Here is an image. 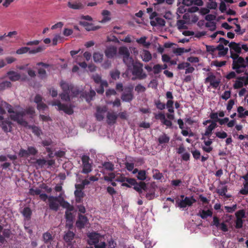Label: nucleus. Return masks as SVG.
Instances as JSON below:
<instances>
[{
	"instance_id": "13",
	"label": "nucleus",
	"mask_w": 248,
	"mask_h": 248,
	"mask_svg": "<svg viewBox=\"0 0 248 248\" xmlns=\"http://www.w3.org/2000/svg\"><path fill=\"white\" fill-rule=\"evenodd\" d=\"M49 207L50 209L55 211H58L59 207L58 198L57 197L49 196L48 197Z\"/></svg>"
},
{
	"instance_id": "42",
	"label": "nucleus",
	"mask_w": 248,
	"mask_h": 248,
	"mask_svg": "<svg viewBox=\"0 0 248 248\" xmlns=\"http://www.w3.org/2000/svg\"><path fill=\"white\" fill-rule=\"evenodd\" d=\"M227 192V187L226 186H223L221 188H217V192L220 196H226V197L229 198L230 197V195H226V193Z\"/></svg>"
},
{
	"instance_id": "21",
	"label": "nucleus",
	"mask_w": 248,
	"mask_h": 248,
	"mask_svg": "<svg viewBox=\"0 0 248 248\" xmlns=\"http://www.w3.org/2000/svg\"><path fill=\"white\" fill-rule=\"evenodd\" d=\"M165 23L164 19L158 16L150 21V24L153 27H163L165 25Z\"/></svg>"
},
{
	"instance_id": "56",
	"label": "nucleus",
	"mask_w": 248,
	"mask_h": 248,
	"mask_svg": "<svg viewBox=\"0 0 248 248\" xmlns=\"http://www.w3.org/2000/svg\"><path fill=\"white\" fill-rule=\"evenodd\" d=\"M243 222H244V221L242 219H240V218H236V220L235 221V227L236 228V229H241L243 227Z\"/></svg>"
},
{
	"instance_id": "27",
	"label": "nucleus",
	"mask_w": 248,
	"mask_h": 248,
	"mask_svg": "<svg viewBox=\"0 0 248 248\" xmlns=\"http://www.w3.org/2000/svg\"><path fill=\"white\" fill-rule=\"evenodd\" d=\"M170 137L165 133L160 135L158 138V141L159 144L168 143L170 140Z\"/></svg>"
},
{
	"instance_id": "52",
	"label": "nucleus",
	"mask_w": 248,
	"mask_h": 248,
	"mask_svg": "<svg viewBox=\"0 0 248 248\" xmlns=\"http://www.w3.org/2000/svg\"><path fill=\"white\" fill-rule=\"evenodd\" d=\"M120 74V72L117 70L112 71L110 73L111 78L114 80H116L119 78Z\"/></svg>"
},
{
	"instance_id": "53",
	"label": "nucleus",
	"mask_w": 248,
	"mask_h": 248,
	"mask_svg": "<svg viewBox=\"0 0 248 248\" xmlns=\"http://www.w3.org/2000/svg\"><path fill=\"white\" fill-rule=\"evenodd\" d=\"M28 153L29 154V155H35L38 153V150L33 146H29L27 148Z\"/></svg>"
},
{
	"instance_id": "61",
	"label": "nucleus",
	"mask_w": 248,
	"mask_h": 248,
	"mask_svg": "<svg viewBox=\"0 0 248 248\" xmlns=\"http://www.w3.org/2000/svg\"><path fill=\"white\" fill-rule=\"evenodd\" d=\"M92 78L93 79L94 81L97 84H101V82L103 80L101 79V77L98 74H95L92 76Z\"/></svg>"
},
{
	"instance_id": "12",
	"label": "nucleus",
	"mask_w": 248,
	"mask_h": 248,
	"mask_svg": "<svg viewBox=\"0 0 248 248\" xmlns=\"http://www.w3.org/2000/svg\"><path fill=\"white\" fill-rule=\"evenodd\" d=\"M231 55H238L241 53V45L234 42H231L229 44Z\"/></svg>"
},
{
	"instance_id": "32",
	"label": "nucleus",
	"mask_w": 248,
	"mask_h": 248,
	"mask_svg": "<svg viewBox=\"0 0 248 248\" xmlns=\"http://www.w3.org/2000/svg\"><path fill=\"white\" fill-rule=\"evenodd\" d=\"M189 21H185L184 20H178L177 21V26L179 30L186 29L187 27L186 24H189Z\"/></svg>"
},
{
	"instance_id": "46",
	"label": "nucleus",
	"mask_w": 248,
	"mask_h": 248,
	"mask_svg": "<svg viewBox=\"0 0 248 248\" xmlns=\"http://www.w3.org/2000/svg\"><path fill=\"white\" fill-rule=\"evenodd\" d=\"M29 128L31 129L32 132L37 136H39L42 133L41 129L38 126L35 125H29Z\"/></svg>"
},
{
	"instance_id": "55",
	"label": "nucleus",
	"mask_w": 248,
	"mask_h": 248,
	"mask_svg": "<svg viewBox=\"0 0 248 248\" xmlns=\"http://www.w3.org/2000/svg\"><path fill=\"white\" fill-rule=\"evenodd\" d=\"M135 90L138 93H143L146 91V88L141 84H139L135 87Z\"/></svg>"
},
{
	"instance_id": "24",
	"label": "nucleus",
	"mask_w": 248,
	"mask_h": 248,
	"mask_svg": "<svg viewBox=\"0 0 248 248\" xmlns=\"http://www.w3.org/2000/svg\"><path fill=\"white\" fill-rule=\"evenodd\" d=\"M217 50H218V55L219 56H224L226 55L228 52V48L225 47L223 46H222V44H219L216 47Z\"/></svg>"
},
{
	"instance_id": "4",
	"label": "nucleus",
	"mask_w": 248,
	"mask_h": 248,
	"mask_svg": "<svg viewBox=\"0 0 248 248\" xmlns=\"http://www.w3.org/2000/svg\"><path fill=\"white\" fill-rule=\"evenodd\" d=\"M230 57L233 60L232 68L235 70L237 74H240L244 72L243 68H246L248 65L245 63V59L239 56L238 55H231Z\"/></svg>"
},
{
	"instance_id": "14",
	"label": "nucleus",
	"mask_w": 248,
	"mask_h": 248,
	"mask_svg": "<svg viewBox=\"0 0 248 248\" xmlns=\"http://www.w3.org/2000/svg\"><path fill=\"white\" fill-rule=\"evenodd\" d=\"M217 124L215 122H212L209 125L207 126L204 133L202 134V140H205V136L209 137L211 135L212 131L217 127Z\"/></svg>"
},
{
	"instance_id": "23",
	"label": "nucleus",
	"mask_w": 248,
	"mask_h": 248,
	"mask_svg": "<svg viewBox=\"0 0 248 248\" xmlns=\"http://www.w3.org/2000/svg\"><path fill=\"white\" fill-rule=\"evenodd\" d=\"M107 118L108 124H113L116 123L118 115L114 112H108Z\"/></svg>"
},
{
	"instance_id": "18",
	"label": "nucleus",
	"mask_w": 248,
	"mask_h": 248,
	"mask_svg": "<svg viewBox=\"0 0 248 248\" xmlns=\"http://www.w3.org/2000/svg\"><path fill=\"white\" fill-rule=\"evenodd\" d=\"M117 48L114 46L108 47L105 51V55L108 58H113L117 54Z\"/></svg>"
},
{
	"instance_id": "34",
	"label": "nucleus",
	"mask_w": 248,
	"mask_h": 248,
	"mask_svg": "<svg viewBox=\"0 0 248 248\" xmlns=\"http://www.w3.org/2000/svg\"><path fill=\"white\" fill-rule=\"evenodd\" d=\"M72 211L73 210H66L65 213L66 222H69L70 223L73 222L74 217Z\"/></svg>"
},
{
	"instance_id": "3",
	"label": "nucleus",
	"mask_w": 248,
	"mask_h": 248,
	"mask_svg": "<svg viewBox=\"0 0 248 248\" xmlns=\"http://www.w3.org/2000/svg\"><path fill=\"white\" fill-rule=\"evenodd\" d=\"M115 89L118 92H122L121 99L125 102H130L134 98L133 93V87L132 85L124 87L121 82H118L116 85Z\"/></svg>"
},
{
	"instance_id": "62",
	"label": "nucleus",
	"mask_w": 248,
	"mask_h": 248,
	"mask_svg": "<svg viewBox=\"0 0 248 248\" xmlns=\"http://www.w3.org/2000/svg\"><path fill=\"white\" fill-rule=\"evenodd\" d=\"M216 136L220 139H225L227 137V134L224 131H218L215 133Z\"/></svg>"
},
{
	"instance_id": "31",
	"label": "nucleus",
	"mask_w": 248,
	"mask_h": 248,
	"mask_svg": "<svg viewBox=\"0 0 248 248\" xmlns=\"http://www.w3.org/2000/svg\"><path fill=\"white\" fill-rule=\"evenodd\" d=\"M190 51V48L185 49L183 47L176 48L173 50V53L175 54L177 56H180L184 53H187Z\"/></svg>"
},
{
	"instance_id": "48",
	"label": "nucleus",
	"mask_w": 248,
	"mask_h": 248,
	"mask_svg": "<svg viewBox=\"0 0 248 248\" xmlns=\"http://www.w3.org/2000/svg\"><path fill=\"white\" fill-rule=\"evenodd\" d=\"M235 215L236 218H240L243 219L245 218L246 217V212L244 209L240 210L237 211L235 213Z\"/></svg>"
},
{
	"instance_id": "30",
	"label": "nucleus",
	"mask_w": 248,
	"mask_h": 248,
	"mask_svg": "<svg viewBox=\"0 0 248 248\" xmlns=\"http://www.w3.org/2000/svg\"><path fill=\"white\" fill-rule=\"evenodd\" d=\"M141 58L144 62H148L151 60L152 56L148 50H144L141 54Z\"/></svg>"
},
{
	"instance_id": "40",
	"label": "nucleus",
	"mask_w": 248,
	"mask_h": 248,
	"mask_svg": "<svg viewBox=\"0 0 248 248\" xmlns=\"http://www.w3.org/2000/svg\"><path fill=\"white\" fill-rule=\"evenodd\" d=\"M43 238L45 243H48L53 240L52 234L48 232H46L43 234Z\"/></svg>"
},
{
	"instance_id": "15",
	"label": "nucleus",
	"mask_w": 248,
	"mask_h": 248,
	"mask_svg": "<svg viewBox=\"0 0 248 248\" xmlns=\"http://www.w3.org/2000/svg\"><path fill=\"white\" fill-rule=\"evenodd\" d=\"M0 126L2 129L6 133L11 132L12 128V123L8 120H0Z\"/></svg>"
},
{
	"instance_id": "54",
	"label": "nucleus",
	"mask_w": 248,
	"mask_h": 248,
	"mask_svg": "<svg viewBox=\"0 0 248 248\" xmlns=\"http://www.w3.org/2000/svg\"><path fill=\"white\" fill-rule=\"evenodd\" d=\"M22 112L23 113H25V115L26 114H29L32 116L35 113V110L33 107H30L22 111Z\"/></svg>"
},
{
	"instance_id": "29",
	"label": "nucleus",
	"mask_w": 248,
	"mask_h": 248,
	"mask_svg": "<svg viewBox=\"0 0 248 248\" xmlns=\"http://www.w3.org/2000/svg\"><path fill=\"white\" fill-rule=\"evenodd\" d=\"M102 15L103 17L102 20L101 21V23H105L110 20V12L107 10H104L102 12Z\"/></svg>"
},
{
	"instance_id": "2",
	"label": "nucleus",
	"mask_w": 248,
	"mask_h": 248,
	"mask_svg": "<svg viewBox=\"0 0 248 248\" xmlns=\"http://www.w3.org/2000/svg\"><path fill=\"white\" fill-rule=\"evenodd\" d=\"M60 86L62 92L60 94V96L64 101H69L71 98L77 97L81 92L77 87L63 80L61 81Z\"/></svg>"
},
{
	"instance_id": "25",
	"label": "nucleus",
	"mask_w": 248,
	"mask_h": 248,
	"mask_svg": "<svg viewBox=\"0 0 248 248\" xmlns=\"http://www.w3.org/2000/svg\"><path fill=\"white\" fill-rule=\"evenodd\" d=\"M212 214V212L210 210H201L197 214V216H200L202 219H206L208 217H211Z\"/></svg>"
},
{
	"instance_id": "50",
	"label": "nucleus",
	"mask_w": 248,
	"mask_h": 248,
	"mask_svg": "<svg viewBox=\"0 0 248 248\" xmlns=\"http://www.w3.org/2000/svg\"><path fill=\"white\" fill-rule=\"evenodd\" d=\"M29 50H30V47H27V46L21 47L16 50V53L17 54L21 55V54H25V53L28 52V51Z\"/></svg>"
},
{
	"instance_id": "33",
	"label": "nucleus",
	"mask_w": 248,
	"mask_h": 248,
	"mask_svg": "<svg viewBox=\"0 0 248 248\" xmlns=\"http://www.w3.org/2000/svg\"><path fill=\"white\" fill-rule=\"evenodd\" d=\"M104 169L108 171H112L114 169V164L109 161L105 162L102 164Z\"/></svg>"
},
{
	"instance_id": "59",
	"label": "nucleus",
	"mask_w": 248,
	"mask_h": 248,
	"mask_svg": "<svg viewBox=\"0 0 248 248\" xmlns=\"http://www.w3.org/2000/svg\"><path fill=\"white\" fill-rule=\"evenodd\" d=\"M153 70L155 74H159L162 70V65L158 64L155 65L153 68Z\"/></svg>"
},
{
	"instance_id": "45",
	"label": "nucleus",
	"mask_w": 248,
	"mask_h": 248,
	"mask_svg": "<svg viewBox=\"0 0 248 248\" xmlns=\"http://www.w3.org/2000/svg\"><path fill=\"white\" fill-rule=\"evenodd\" d=\"M174 102L173 100H168L167 102L166 107L168 109V111L170 113H174V108L173 107Z\"/></svg>"
},
{
	"instance_id": "26",
	"label": "nucleus",
	"mask_w": 248,
	"mask_h": 248,
	"mask_svg": "<svg viewBox=\"0 0 248 248\" xmlns=\"http://www.w3.org/2000/svg\"><path fill=\"white\" fill-rule=\"evenodd\" d=\"M134 189L139 192L140 193L142 194L143 191H145L147 189L146 185L144 182H140L139 184L135 186Z\"/></svg>"
},
{
	"instance_id": "41",
	"label": "nucleus",
	"mask_w": 248,
	"mask_h": 248,
	"mask_svg": "<svg viewBox=\"0 0 248 248\" xmlns=\"http://www.w3.org/2000/svg\"><path fill=\"white\" fill-rule=\"evenodd\" d=\"M45 49L44 46H39L37 47L33 48L31 49L30 48V50L28 51L30 54H35L39 52H42Z\"/></svg>"
},
{
	"instance_id": "57",
	"label": "nucleus",
	"mask_w": 248,
	"mask_h": 248,
	"mask_svg": "<svg viewBox=\"0 0 248 248\" xmlns=\"http://www.w3.org/2000/svg\"><path fill=\"white\" fill-rule=\"evenodd\" d=\"M237 208V204H233L232 206H225L224 209L228 213H232Z\"/></svg>"
},
{
	"instance_id": "28",
	"label": "nucleus",
	"mask_w": 248,
	"mask_h": 248,
	"mask_svg": "<svg viewBox=\"0 0 248 248\" xmlns=\"http://www.w3.org/2000/svg\"><path fill=\"white\" fill-rule=\"evenodd\" d=\"M74 194L75 195L76 202H80L84 195V193L82 190L81 189H76L74 192Z\"/></svg>"
},
{
	"instance_id": "8",
	"label": "nucleus",
	"mask_w": 248,
	"mask_h": 248,
	"mask_svg": "<svg viewBox=\"0 0 248 248\" xmlns=\"http://www.w3.org/2000/svg\"><path fill=\"white\" fill-rule=\"evenodd\" d=\"M25 113H23L22 111L21 112L14 111L10 115V117L11 120L16 122L18 124L26 126L28 123L23 119Z\"/></svg>"
},
{
	"instance_id": "39",
	"label": "nucleus",
	"mask_w": 248,
	"mask_h": 248,
	"mask_svg": "<svg viewBox=\"0 0 248 248\" xmlns=\"http://www.w3.org/2000/svg\"><path fill=\"white\" fill-rule=\"evenodd\" d=\"M75 234L71 231L67 232L64 235L63 239L66 242H71L74 238Z\"/></svg>"
},
{
	"instance_id": "37",
	"label": "nucleus",
	"mask_w": 248,
	"mask_h": 248,
	"mask_svg": "<svg viewBox=\"0 0 248 248\" xmlns=\"http://www.w3.org/2000/svg\"><path fill=\"white\" fill-rule=\"evenodd\" d=\"M93 59L95 62H101L103 59V54L98 52H94L93 54Z\"/></svg>"
},
{
	"instance_id": "22",
	"label": "nucleus",
	"mask_w": 248,
	"mask_h": 248,
	"mask_svg": "<svg viewBox=\"0 0 248 248\" xmlns=\"http://www.w3.org/2000/svg\"><path fill=\"white\" fill-rule=\"evenodd\" d=\"M7 75L8 76L9 78L12 81H16L19 80L20 79V75L15 71H10L7 73Z\"/></svg>"
},
{
	"instance_id": "60",
	"label": "nucleus",
	"mask_w": 248,
	"mask_h": 248,
	"mask_svg": "<svg viewBox=\"0 0 248 248\" xmlns=\"http://www.w3.org/2000/svg\"><path fill=\"white\" fill-rule=\"evenodd\" d=\"M38 73L41 78H45L47 76L46 70L41 68L38 69Z\"/></svg>"
},
{
	"instance_id": "16",
	"label": "nucleus",
	"mask_w": 248,
	"mask_h": 248,
	"mask_svg": "<svg viewBox=\"0 0 248 248\" xmlns=\"http://www.w3.org/2000/svg\"><path fill=\"white\" fill-rule=\"evenodd\" d=\"M241 178L245 180L243 183V187L240 190L239 193L242 195L248 194V172L244 175L241 177Z\"/></svg>"
},
{
	"instance_id": "35",
	"label": "nucleus",
	"mask_w": 248,
	"mask_h": 248,
	"mask_svg": "<svg viewBox=\"0 0 248 248\" xmlns=\"http://www.w3.org/2000/svg\"><path fill=\"white\" fill-rule=\"evenodd\" d=\"M108 86V82L106 80L103 81L100 84V86L98 88L96 89V91L98 93L103 94L104 92V87H107Z\"/></svg>"
},
{
	"instance_id": "7",
	"label": "nucleus",
	"mask_w": 248,
	"mask_h": 248,
	"mask_svg": "<svg viewBox=\"0 0 248 248\" xmlns=\"http://www.w3.org/2000/svg\"><path fill=\"white\" fill-rule=\"evenodd\" d=\"M82 163V170L81 172L84 174H88L92 170V163H90V158L87 155H84L81 156Z\"/></svg>"
},
{
	"instance_id": "17",
	"label": "nucleus",
	"mask_w": 248,
	"mask_h": 248,
	"mask_svg": "<svg viewBox=\"0 0 248 248\" xmlns=\"http://www.w3.org/2000/svg\"><path fill=\"white\" fill-rule=\"evenodd\" d=\"M100 235L98 233L92 232L88 234L89 239L88 243L90 245H93L99 242Z\"/></svg>"
},
{
	"instance_id": "11",
	"label": "nucleus",
	"mask_w": 248,
	"mask_h": 248,
	"mask_svg": "<svg viewBox=\"0 0 248 248\" xmlns=\"http://www.w3.org/2000/svg\"><path fill=\"white\" fill-rule=\"evenodd\" d=\"M177 69L178 70L185 69V74L192 73L194 71V68L187 62H182L178 64Z\"/></svg>"
},
{
	"instance_id": "6",
	"label": "nucleus",
	"mask_w": 248,
	"mask_h": 248,
	"mask_svg": "<svg viewBox=\"0 0 248 248\" xmlns=\"http://www.w3.org/2000/svg\"><path fill=\"white\" fill-rule=\"evenodd\" d=\"M184 195L181 196L182 200L178 199L176 201V206L180 208L184 209L187 206H190L192 204L196 202V200L191 197H186L184 198Z\"/></svg>"
},
{
	"instance_id": "49",
	"label": "nucleus",
	"mask_w": 248,
	"mask_h": 248,
	"mask_svg": "<svg viewBox=\"0 0 248 248\" xmlns=\"http://www.w3.org/2000/svg\"><path fill=\"white\" fill-rule=\"evenodd\" d=\"M155 104L156 108L159 110H163L166 108V105L160 102L159 100H157L155 101Z\"/></svg>"
},
{
	"instance_id": "20",
	"label": "nucleus",
	"mask_w": 248,
	"mask_h": 248,
	"mask_svg": "<svg viewBox=\"0 0 248 248\" xmlns=\"http://www.w3.org/2000/svg\"><path fill=\"white\" fill-rule=\"evenodd\" d=\"M95 94V92L93 90L91 89L89 92H85L82 93L81 96L84 98L87 102H90L93 99Z\"/></svg>"
},
{
	"instance_id": "43",
	"label": "nucleus",
	"mask_w": 248,
	"mask_h": 248,
	"mask_svg": "<svg viewBox=\"0 0 248 248\" xmlns=\"http://www.w3.org/2000/svg\"><path fill=\"white\" fill-rule=\"evenodd\" d=\"M12 86L11 82L9 81H4L0 83V91H3Z\"/></svg>"
},
{
	"instance_id": "64",
	"label": "nucleus",
	"mask_w": 248,
	"mask_h": 248,
	"mask_svg": "<svg viewBox=\"0 0 248 248\" xmlns=\"http://www.w3.org/2000/svg\"><path fill=\"white\" fill-rule=\"evenodd\" d=\"M231 91H225L221 95V98L225 100H228L231 97Z\"/></svg>"
},
{
	"instance_id": "38",
	"label": "nucleus",
	"mask_w": 248,
	"mask_h": 248,
	"mask_svg": "<svg viewBox=\"0 0 248 248\" xmlns=\"http://www.w3.org/2000/svg\"><path fill=\"white\" fill-rule=\"evenodd\" d=\"M105 110H104L103 108L100 109V108H98L97 109V112L95 114V117L97 120L99 121H101L103 120L104 119V113L105 112Z\"/></svg>"
},
{
	"instance_id": "51",
	"label": "nucleus",
	"mask_w": 248,
	"mask_h": 248,
	"mask_svg": "<svg viewBox=\"0 0 248 248\" xmlns=\"http://www.w3.org/2000/svg\"><path fill=\"white\" fill-rule=\"evenodd\" d=\"M137 178L140 180H144L146 178V171L144 170H141L138 172Z\"/></svg>"
},
{
	"instance_id": "36",
	"label": "nucleus",
	"mask_w": 248,
	"mask_h": 248,
	"mask_svg": "<svg viewBox=\"0 0 248 248\" xmlns=\"http://www.w3.org/2000/svg\"><path fill=\"white\" fill-rule=\"evenodd\" d=\"M51 161H47L46 159H38L36 161V164L40 168L43 167L47 163L48 165H51Z\"/></svg>"
},
{
	"instance_id": "58",
	"label": "nucleus",
	"mask_w": 248,
	"mask_h": 248,
	"mask_svg": "<svg viewBox=\"0 0 248 248\" xmlns=\"http://www.w3.org/2000/svg\"><path fill=\"white\" fill-rule=\"evenodd\" d=\"M40 193H41V190L39 188H31L29 190V193L32 196L39 195Z\"/></svg>"
},
{
	"instance_id": "1",
	"label": "nucleus",
	"mask_w": 248,
	"mask_h": 248,
	"mask_svg": "<svg viewBox=\"0 0 248 248\" xmlns=\"http://www.w3.org/2000/svg\"><path fill=\"white\" fill-rule=\"evenodd\" d=\"M119 53L123 56V62L127 66V69L131 70L132 74L134 76L132 78L133 80L136 79L141 80L146 78L147 75L143 72L142 63L139 62H134L133 58L130 56V52L127 47H120L119 48Z\"/></svg>"
},
{
	"instance_id": "10",
	"label": "nucleus",
	"mask_w": 248,
	"mask_h": 248,
	"mask_svg": "<svg viewBox=\"0 0 248 248\" xmlns=\"http://www.w3.org/2000/svg\"><path fill=\"white\" fill-rule=\"evenodd\" d=\"M205 82H209L210 86L215 89L217 88L220 83V80L217 79L216 76L211 73L208 74V77L205 78Z\"/></svg>"
},
{
	"instance_id": "19",
	"label": "nucleus",
	"mask_w": 248,
	"mask_h": 248,
	"mask_svg": "<svg viewBox=\"0 0 248 248\" xmlns=\"http://www.w3.org/2000/svg\"><path fill=\"white\" fill-rule=\"evenodd\" d=\"M88 221L87 217L79 214L78 215V218L76 221V226L79 229L83 228L88 222Z\"/></svg>"
},
{
	"instance_id": "47",
	"label": "nucleus",
	"mask_w": 248,
	"mask_h": 248,
	"mask_svg": "<svg viewBox=\"0 0 248 248\" xmlns=\"http://www.w3.org/2000/svg\"><path fill=\"white\" fill-rule=\"evenodd\" d=\"M146 37L143 36L137 39L136 41L139 44H142L144 46L148 47L150 44L149 42H146Z\"/></svg>"
},
{
	"instance_id": "63",
	"label": "nucleus",
	"mask_w": 248,
	"mask_h": 248,
	"mask_svg": "<svg viewBox=\"0 0 248 248\" xmlns=\"http://www.w3.org/2000/svg\"><path fill=\"white\" fill-rule=\"evenodd\" d=\"M205 26L207 28H209L210 30L212 31H214L216 28V23L214 22H209L206 23Z\"/></svg>"
},
{
	"instance_id": "9",
	"label": "nucleus",
	"mask_w": 248,
	"mask_h": 248,
	"mask_svg": "<svg viewBox=\"0 0 248 248\" xmlns=\"http://www.w3.org/2000/svg\"><path fill=\"white\" fill-rule=\"evenodd\" d=\"M85 5V2L81 0H76L73 1H69L67 3V6L73 10H82L84 8Z\"/></svg>"
},
{
	"instance_id": "5",
	"label": "nucleus",
	"mask_w": 248,
	"mask_h": 248,
	"mask_svg": "<svg viewBox=\"0 0 248 248\" xmlns=\"http://www.w3.org/2000/svg\"><path fill=\"white\" fill-rule=\"evenodd\" d=\"M53 106H57L58 110H62L65 113L68 115H71L73 113V108L75 106L72 104H62L60 100H57L51 102Z\"/></svg>"
},
{
	"instance_id": "44",
	"label": "nucleus",
	"mask_w": 248,
	"mask_h": 248,
	"mask_svg": "<svg viewBox=\"0 0 248 248\" xmlns=\"http://www.w3.org/2000/svg\"><path fill=\"white\" fill-rule=\"evenodd\" d=\"M31 213V209L28 207H25L21 212L23 216L26 218H30Z\"/></svg>"
}]
</instances>
